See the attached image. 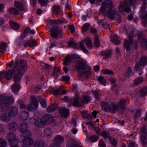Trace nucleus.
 I'll return each mask as SVG.
<instances>
[{
    "label": "nucleus",
    "instance_id": "1",
    "mask_svg": "<svg viewBox=\"0 0 147 147\" xmlns=\"http://www.w3.org/2000/svg\"><path fill=\"white\" fill-rule=\"evenodd\" d=\"M107 13L108 17L111 19L115 20L118 22H121V16L116 10L114 9L113 4L110 0H105L102 6V15Z\"/></svg>",
    "mask_w": 147,
    "mask_h": 147
},
{
    "label": "nucleus",
    "instance_id": "2",
    "mask_svg": "<svg viewBox=\"0 0 147 147\" xmlns=\"http://www.w3.org/2000/svg\"><path fill=\"white\" fill-rule=\"evenodd\" d=\"M15 70L14 82L16 83L19 82L21 78L24 74L27 69V62L23 59L17 60L15 61V65L13 67Z\"/></svg>",
    "mask_w": 147,
    "mask_h": 147
},
{
    "label": "nucleus",
    "instance_id": "3",
    "mask_svg": "<svg viewBox=\"0 0 147 147\" xmlns=\"http://www.w3.org/2000/svg\"><path fill=\"white\" fill-rule=\"evenodd\" d=\"M28 124L26 123H21L20 125V132L21 133V136L24 138L22 140L21 143L23 147H30L34 143L33 139L31 137V132L28 129Z\"/></svg>",
    "mask_w": 147,
    "mask_h": 147
},
{
    "label": "nucleus",
    "instance_id": "4",
    "mask_svg": "<svg viewBox=\"0 0 147 147\" xmlns=\"http://www.w3.org/2000/svg\"><path fill=\"white\" fill-rule=\"evenodd\" d=\"M75 68L79 72H83V71H84L82 73L80 74L79 76L81 78H82L83 76H85V77L84 78H86L91 74V68L90 67L85 65L81 62L78 63L75 66Z\"/></svg>",
    "mask_w": 147,
    "mask_h": 147
},
{
    "label": "nucleus",
    "instance_id": "5",
    "mask_svg": "<svg viewBox=\"0 0 147 147\" xmlns=\"http://www.w3.org/2000/svg\"><path fill=\"white\" fill-rule=\"evenodd\" d=\"M125 102V100L122 99L118 103L117 102L116 104L115 102H113L111 104V106H109V104L108 103L105 104L104 102H102V109L104 108L107 110H109L111 112H114L118 109L119 107L124 109L125 108L124 105Z\"/></svg>",
    "mask_w": 147,
    "mask_h": 147
},
{
    "label": "nucleus",
    "instance_id": "6",
    "mask_svg": "<svg viewBox=\"0 0 147 147\" xmlns=\"http://www.w3.org/2000/svg\"><path fill=\"white\" fill-rule=\"evenodd\" d=\"M138 4L136 0H126L120 5L119 7V11L121 13L124 11L129 13L131 11V9L129 7L132 6L134 7Z\"/></svg>",
    "mask_w": 147,
    "mask_h": 147
},
{
    "label": "nucleus",
    "instance_id": "7",
    "mask_svg": "<svg viewBox=\"0 0 147 147\" xmlns=\"http://www.w3.org/2000/svg\"><path fill=\"white\" fill-rule=\"evenodd\" d=\"M14 101L13 98L11 96L7 97L3 96H0V102L2 111L5 112L7 111L10 107V104H13Z\"/></svg>",
    "mask_w": 147,
    "mask_h": 147
},
{
    "label": "nucleus",
    "instance_id": "8",
    "mask_svg": "<svg viewBox=\"0 0 147 147\" xmlns=\"http://www.w3.org/2000/svg\"><path fill=\"white\" fill-rule=\"evenodd\" d=\"M84 42H85L86 45L89 49L91 48L92 46V43L90 38H86L85 40H83L80 42V47L81 50L85 53L87 54H89V52L88 51L85 47Z\"/></svg>",
    "mask_w": 147,
    "mask_h": 147
},
{
    "label": "nucleus",
    "instance_id": "9",
    "mask_svg": "<svg viewBox=\"0 0 147 147\" xmlns=\"http://www.w3.org/2000/svg\"><path fill=\"white\" fill-rule=\"evenodd\" d=\"M63 34L62 29L58 26L52 28L51 32V36L56 38L62 37Z\"/></svg>",
    "mask_w": 147,
    "mask_h": 147
},
{
    "label": "nucleus",
    "instance_id": "10",
    "mask_svg": "<svg viewBox=\"0 0 147 147\" xmlns=\"http://www.w3.org/2000/svg\"><path fill=\"white\" fill-rule=\"evenodd\" d=\"M31 102L27 106L29 111H33L36 109L38 107V102L36 97L34 96L31 97Z\"/></svg>",
    "mask_w": 147,
    "mask_h": 147
},
{
    "label": "nucleus",
    "instance_id": "11",
    "mask_svg": "<svg viewBox=\"0 0 147 147\" xmlns=\"http://www.w3.org/2000/svg\"><path fill=\"white\" fill-rule=\"evenodd\" d=\"M129 41L127 39L125 40L123 42V44L124 47L126 49L127 52H128L130 50L131 47L133 45V42L132 41V34L129 35L128 36ZM134 44H135L134 47L136 48L137 47L136 42H134Z\"/></svg>",
    "mask_w": 147,
    "mask_h": 147
},
{
    "label": "nucleus",
    "instance_id": "12",
    "mask_svg": "<svg viewBox=\"0 0 147 147\" xmlns=\"http://www.w3.org/2000/svg\"><path fill=\"white\" fill-rule=\"evenodd\" d=\"M146 6L144 4L141 8L140 12L142 24L145 26L147 24V11L145 10Z\"/></svg>",
    "mask_w": 147,
    "mask_h": 147
},
{
    "label": "nucleus",
    "instance_id": "13",
    "mask_svg": "<svg viewBox=\"0 0 147 147\" xmlns=\"http://www.w3.org/2000/svg\"><path fill=\"white\" fill-rule=\"evenodd\" d=\"M80 99V98L77 95L70 99L69 102L74 106L80 107L82 106V103Z\"/></svg>",
    "mask_w": 147,
    "mask_h": 147
},
{
    "label": "nucleus",
    "instance_id": "14",
    "mask_svg": "<svg viewBox=\"0 0 147 147\" xmlns=\"http://www.w3.org/2000/svg\"><path fill=\"white\" fill-rule=\"evenodd\" d=\"M30 123H33L31 120L34 121L33 124L37 127L40 128H43L45 125L42 118V119L37 118L36 119H34V117H32L30 118Z\"/></svg>",
    "mask_w": 147,
    "mask_h": 147
},
{
    "label": "nucleus",
    "instance_id": "15",
    "mask_svg": "<svg viewBox=\"0 0 147 147\" xmlns=\"http://www.w3.org/2000/svg\"><path fill=\"white\" fill-rule=\"evenodd\" d=\"M147 63V58L144 56L142 57L139 63L135 65L134 70L136 71L142 70V67L145 66Z\"/></svg>",
    "mask_w": 147,
    "mask_h": 147
},
{
    "label": "nucleus",
    "instance_id": "16",
    "mask_svg": "<svg viewBox=\"0 0 147 147\" xmlns=\"http://www.w3.org/2000/svg\"><path fill=\"white\" fill-rule=\"evenodd\" d=\"M147 129L145 127H143L140 132V138L142 144L144 145L147 143V139L146 135Z\"/></svg>",
    "mask_w": 147,
    "mask_h": 147
},
{
    "label": "nucleus",
    "instance_id": "17",
    "mask_svg": "<svg viewBox=\"0 0 147 147\" xmlns=\"http://www.w3.org/2000/svg\"><path fill=\"white\" fill-rule=\"evenodd\" d=\"M42 118L45 125L52 123L54 120V117L51 114L46 115Z\"/></svg>",
    "mask_w": 147,
    "mask_h": 147
},
{
    "label": "nucleus",
    "instance_id": "18",
    "mask_svg": "<svg viewBox=\"0 0 147 147\" xmlns=\"http://www.w3.org/2000/svg\"><path fill=\"white\" fill-rule=\"evenodd\" d=\"M80 100H81L83 105L89 102L91 100V97L87 94H84L80 98Z\"/></svg>",
    "mask_w": 147,
    "mask_h": 147
},
{
    "label": "nucleus",
    "instance_id": "19",
    "mask_svg": "<svg viewBox=\"0 0 147 147\" xmlns=\"http://www.w3.org/2000/svg\"><path fill=\"white\" fill-rule=\"evenodd\" d=\"M5 76L8 80H9L11 79L12 75L15 72V70H14L13 68L12 69H9L7 71H3Z\"/></svg>",
    "mask_w": 147,
    "mask_h": 147
},
{
    "label": "nucleus",
    "instance_id": "20",
    "mask_svg": "<svg viewBox=\"0 0 147 147\" xmlns=\"http://www.w3.org/2000/svg\"><path fill=\"white\" fill-rule=\"evenodd\" d=\"M59 112L62 117L66 118L68 115L69 110L65 108L61 107L59 109Z\"/></svg>",
    "mask_w": 147,
    "mask_h": 147
},
{
    "label": "nucleus",
    "instance_id": "21",
    "mask_svg": "<svg viewBox=\"0 0 147 147\" xmlns=\"http://www.w3.org/2000/svg\"><path fill=\"white\" fill-rule=\"evenodd\" d=\"M138 40L141 45L147 50V41L145 40V38L142 36V34H140L138 36Z\"/></svg>",
    "mask_w": 147,
    "mask_h": 147
},
{
    "label": "nucleus",
    "instance_id": "22",
    "mask_svg": "<svg viewBox=\"0 0 147 147\" xmlns=\"http://www.w3.org/2000/svg\"><path fill=\"white\" fill-rule=\"evenodd\" d=\"M76 57V55H67L63 63L65 65H66L68 63L72 62L73 60Z\"/></svg>",
    "mask_w": 147,
    "mask_h": 147
},
{
    "label": "nucleus",
    "instance_id": "23",
    "mask_svg": "<svg viewBox=\"0 0 147 147\" xmlns=\"http://www.w3.org/2000/svg\"><path fill=\"white\" fill-rule=\"evenodd\" d=\"M9 25L12 29L16 31L18 30L20 27L19 24L13 20L9 22Z\"/></svg>",
    "mask_w": 147,
    "mask_h": 147
},
{
    "label": "nucleus",
    "instance_id": "24",
    "mask_svg": "<svg viewBox=\"0 0 147 147\" xmlns=\"http://www.w3.org/2000/svg\"><path fill=\"white\" fill-rule=\"evenodd\" d=\"M6 138L9 142L17 140L16 135L13 132L8 133L6 136Z\"/></svg>",
    "mask_w": 147,
    "mask_h": 147
},
{
    "label": "nucleus",
    "instance_id": "25",
    "mask_svg": "<svg viewBox=\"0 0 147 147\" xmlns=\"http://www.w3.org/2000/svg\"><path fill=\"white\" fill-rule=\"evenodd\" d=\"M64 141L63 138L60 135H57L55 137L53 141V143L58 146Z\"/></svg>",
    "mask_w": 147,
    "mask_h": 147
},
{
    "label": "nucleus",
    "instance_id": "26",
    "mask_svg": "<svg viewBox=\"0 0 147 147\" xmlns=\"http://www.w3.org/2000/svg\"><path fill=\"white\" fill-rule=\"evenodd\" d=\"M11 119L10 116L8 113H4L0 115V119L3 122L9 121Z\"/></svg>",
    "mask_w": 147,
    "mask_h": 147
},
{
    "label": "nucleus",
    "instance_id": "27",
    "mask_svg": "<svg viewBox=\"0 0 147 147\" xmlns=\"http://www.w3.org/2000/svg\"><path fill=\"white\" fill-rule=\"evenodd\" d=\"M52 11L56 15L59 14L61 11V7L59 5H54L52 7Z\"/></svg>",
    "mask_w": 147,
    "mask_h": 147
},
{
    "label": "nucleus",
    "instance_id": "28",
    "mask_svg": "<svg viewBox=\"0 0 147 147\" xmlns=\"http://www.w3.org/2000/svg\"><path fill=\"white\" fill-rule=\"evenodd\" d=\"M18 111V109L17 107H12L10 109L8 114L10 117H13L17 114Z\"/></svg>",
    "mask_w": 147,
    "mask_h": 147
},
{
    "label": "nucleus",
    "instance_id": "29",
    "mask_svg": "<svg viewBox=\"0 0 147 147\" xmlns=\"http://www.w3.org/2000/svg\"><path fill=\"white\" fill-rule=\"evenodd\" d=\"M68 147H82L78 144H77L75 141L72 139H70L67 142Z\"/></svg>",
    "mask_w": 147,
    "mask_h": 147
},
{
    "label": "nucleus",
    "instance_id": "30",
    "mask_svg": "<svg viewBox=\"0 0 147 147\" xmlns=\"http://www.w3.org/2000/svg\"><path fill=\"white\" fill-rule=\"evenodd\" d=\"M64 22V21L62 20H60L58 19L55 20H50L47 22V23L52 25L54 24L60 25L62 24Z\"/></svg>",
    "mask_w": 147,
    "mask_h": 147
},
{
    "label": "nucleus",
    "instance_id": "31",
    "mask_svg": "<svg viewBox=\"0 0 147 147\" xmlns=\"http://www.w3.org/2000/svg\"><path fill=\"white\" fill-rule=\"evenodd\" d=\"M57 108L56 104H52L49 105L46 109V111L48 113H51L55 111Z\"/></svg>",
    "mask_w": 147,
    "mask_h": 147
},
{
    "label": "nucleus",
    "instance_id": "32",
    "mask_svg": "<svg viewBox=\"0 0 147 147\" xmlns=\"http://www.w3.org/2000/svg\"><path fill=\"white\" fill-rule=\"evenodd\" d=\"M18 128L17 124L15 122H12L9 125L8 128L11 131H15Z\"/></svg>",
    "mask_w": 147,
    "mask_h": 147
},
{
    "label": "nucleus",
    "instance_id": "33",
    "mask_svg": "<svg viewBox=\"0 0 147 147\" xmlns=\"http://www.w3.org/2000/svg\"><path fill=\"white\" fill-rule=\"evenodd\" d=\"M111 41L116 45L119 44L120 42L118 37L115 35H111L110 36Z\"/></svg>",
    "mask_w": 147,
    "mask_h": 147
},
{
    "label": "nucleus",
    "instance_id": "34",
    "mask_svg": "<svg viewBox=\"0 0 147 147\" xmlns=\"http://www.w3.org/2000/svg\"><path fill=\"white\" fill-rule=\"evenodd\" d=\"M44 131L45 136L47 137H50L52 135L53 131L51 128L48 127L45 128Z\"/></svg>",
    "mask_w": 147,
    "mask_h": 147
},
{
    "label": "nucleus",
    "instance_id": "35",
    "mask_svg": "<svg viewBox=\"0 0 147 147\" xmlns=\"http://www.w3.org/2000/svg\"><path fill=\"white\" fill-rule=\"evenodd\" d=\"M67 47H72L76 49H79V47L78 45L73 41H70L69 42Z\"/></svg>",
    "mask_w": 147,
    "mask_h": 147
},
{
    "label": "nucleus",
    "instance_id": "36",
    "mask_svg": "<svg viewBox=\"0 0 147 147\" xmlns=\"http://www.w3.org/2000/svg\"><path fill=\"white\" fill-rule=\"evenodd\" d=\"M14 6L18 9L21 11L23 10L24 7L21 3L18 1H16L14 2Z\"/></svg>",
    "mask_w": 147,
    "mask_h": 147
},
{
    "label": "nucleus",
    "instance_id": "37",
    "mask_svg": "<svg viewBox=\"0 0 147 147\" xmlns=\"http://www.w3.org/2000/svg\"><path fill=\"white\" fill-rule=\"evenodd\" d=\"M7 46V44L4 42H0V52H5Z\"/></svg>",
    "mask_w": 147,
    "mask_h": 147
},
{
    "label": "nucleus",
    "instance_id": "38",
    "mask_svg": "<svg viewBox=\"0 0 147 147\" xmlns=\"http://www.w3.org/2000/svg\"><path fill=\"white\" fill-rule=\"evenodd\" d=\"M94 45L96 47H98L100 45V41L99 39L98 36L96 34L94 36Z\"/></svg>",
    "mask_w": 147,
    "mask_h": 147
},
{
    "label": "nucleus",
    "instance_id": "39",
    "mask_svg": "<svg viewBox=\"0 0 147 147\" xmlns=\"http://www.w3.org/2000/svg\"><path fill=\"white\" fill-rule=\"evenodd\" d=\"M21 88L20 85L16 83L11 86V88L13 92H17Z\"/></svg>",
    "mask_w": 147,
    "mask_h": 147
},
{
    "label": "nucleus",
    "instance_id": "40",
    "mask_svg": "<svg viewBox=\"0 0 147 147\" xmlns=\"http://www.w3.org/2000/svg\"><path fill=\"white\" fill-rule=\"evenodd\" d=\"M61 71V69L60 68L55 66L53 70V76L56 77L60 75Z\"/></svg>",
    "mask_w": 147,
    "mask_h": 147
},
{
    "label": "nucleus",
    "instance_id": "41",
    "mask_svg": "<svg viewBox=\"0 0 147 147\" xmlns=\"http://www.w3.org/2000/svg\"><path fill=\"white\" fill-rule=\"evenodd\" d=\"M29 113L26 111H24L21 113L20 117L24 120H26L28 117Z\"/></svg>",
    "mask_w": 147,
    "mask_h": 147
},
{
    "label": "nucleus",
    "instance_id": "42",
    "mask_svg": "<svg viewBox=\"0 0 147 147\" xmlns=\"http://www.w3.org/2000/svg\"><path fill=\"white\" fill-rule=\"evenodd\" d=\"M38 99L41 106L44 108H46L47 106V103L46 100L42 98L41 96L38 97Z\"/></svg>",
    "mask_w": 147,
    "mask_h": 147
},
{
    "label": "nucleus",
    "instance_id": "43",
    "mask_svg": "<svg viewBox=\"0 0 147 147\" xmlns=\"http://www.w3.org/2000/svg\"><path fill=\"white\" fill-rule=\"evenodd\" d=\"M34 145L35 147H45V144L41 140H38L36 142Z\"/></svg>",
    "mask_w": 147,
    "mask_h": 147
},
{
    "label": "nucleus",
    "instance_id": "44",
    "mask_svg": "<svg viewBox=\"0 0 147 147\" xmlns=\"http://www.w3.org/2000/svg\"><path fill=\"white\" fill-rule=\"evenodd\" d=\"M8 11L14 15H18L20 14V12L14 7H11L8 9Z\"/></svg>",
    "mask_w": 147,
    "mask_h": 147
},
{
    "label": "nucleus",
    "instance_id": "45",
    "mask_svg": "<svg viewBox=\"0 0 147 147\" xmlns=\"http://www.w3.org/2000/svg\"><path fill=\"white\" fill-rule=\"evenodd\" d=\"M30 31V28L28 27L26 28L25 30L22 33L21 36L22 38H24L26 37Z\"/></svg>",
    "mask_w": 147,
    "mask_h": 147
},
{
    "label": "nucleus",
    "instance_id": "46",
    "mask_svg": "<svg viewBox=\"0 0 147 147\" xmlns=\"http://www.w3.org/2000/svg\"><path fill=\"white\" fill-rule=\"evenodd\" d=\"M140 94L142 96L147 95V86L143 88L140 91Z\"/></svg>",
    "mask_w": 147,
    "mask_h": 147
},
{
    "label": "nucleus",
    "instance_id": "47",
    "mask_svg": "<svg viewBox=\"0 0 147 147\" xmlns=\"http://www.w3.org/2000/svg\"><path fill=\"white\" fill-rule=\"evenodd\" d=\"M109 81L112 84H113L112 86V88L113 89V91L115 92V90L116 92H115V93L116 94L118 92V90L114 86V83L115 82V79L113 78H111L109 79Z\"/></svg>",
    "mask_w": 147,
    "mask_h": 147
},
{
    "label": "nucleus",
    "instance_id": "48",
    "mask_svg": "<svg viewBox=\"0 0 147 147\" xmlns=\"http://www.w3.org/2000/svg\"><path fill=\"white\" fill-rule=\"evenodd\" d=\"M30 46L32 47H35L37 45V41L35 40L30 39L29 40Z\"/></svg>",
    "mask_w": 147,
    "mask_h": 147
},
{
    "label": "nucleus",
    "instance_id": "49",
    "mask_svg": "<svg viewBox=\"0 0 147 147\" xmlns=\"http://www.w3.org/2000/svg\"><path fill=\"white\" fill-rule=\"evenodd\" d=\"M90 27V24L88 23H85L82 26V31L83 32H85Z\"/></svg>",
    "mask_w": 147,
    "mask_h": 147
},
{
    "label": "nucleus",
    "instance_id": "50",
    "mask_svg": "<svg viewBox=\"0 0 147 147\" xmlns=\"http://www.w3.org/2000/svg\"><path fill=\"white\" fill-rule=\"evenodd\" d=\"M100 92H98V91L96 90H93L92 91L93 96L97 100L99 99V94Z\"/></svg>",
    "mask_w": 147,
    "mask_h": 147
},
{
    "label": "nucleus",
    "instance_id": "51",
    "mask_svg": "<svg viewBox=\"0 0 147 147\" xmlns=\"http://www.w3.org/2000/svg\"><path fill=\"white\" fill-rule=\"evenodd\" d=\"M9 143L11 147H19L18 146V140L11 142Z\"/></svg>",
    "mask_w": 147,
    "mask_h": 147
},
{
    "label": "nucleus",
    "instance_id": "52",
    "mask_svg": "<svg viewBox=\"0 0 147 147\" xmlns=\"http://www.w3.org/2000/svg\"><path fill=\"white\" fill-rule=\"evenodd\" d=\"M143 78L142 77L137 78L135 80L134 84L135 85H138L143 82Z\"/></svg>",
    "mask_w": 147,
    "mask_h": 147
},
{
    "label": "nucleus",
    "instance_id": "53",
    "mask_svg": "<svg viewBox=\"0 0 147 147\" xmlns=\"http://www.w3.org/2000/svg\"><path fill=\"white\" fill-rule=\"evenodd\" d=\"M61 90V88H60L56 89H53L52 91L53 95H57L60 93Z\"/></svg>",
    "mask_w": 147,
    "mask_h": 147
},
{
    "label": "nucleus",
    "instance_id": "54",
    "mask_svg": "<svg viewBox=\"0 0 147 147\" xmlns=\"http://www.w3.org/2000/svg\"><path fill=\"white\" fill-rule=\"evenodd\" d=\"M99 137L97 136L94 135L91 136L90 138V140L93 142H95L99 139Z\"/></svg>",
    "mask_w": 147,
    "mask_h": 147
},
{
    "label": "nucleus",
    "instance_id": "55",
    "mask_svg": "<svg viewBox=\"0 0 147 147\" xmlns=\"http://www.w3.org/2000/svg\"><path fill=\"white\" fill-rule=\"evenodd\" d=\"M101 72L102 74H103L111 75L113 74V72L112 71L107 69L102 70Z\"/></svg>",
    "mask_w": 147,
    "mask_h": 147
},
{
    "label": "nucleus",
    "instance_id": "56",
    "mask_svg": "<svg viewBox=\"0 0 147 147\" xmlns=\"http://www.w3.org/2000/svg\"><path fill=\"white\" fill-rule=\"evenodd\" d=\"M7 145L5 140L2 138H0V147H4Z\"/></svg>",
    "mask_w": 147,
    "mask_h": 147
},
{
    "label": "nucleus",
    "instance_id": "57",
    "mask_svg": "<svg viewBox=\"0 0 147 147\" xmlns=\"http://www.w3.org/2000/svg\"><path fill=\"white\" fill-rule=\"evenodd\" d=\"M39 3L41 6L47 5V3L48 2V0H38Z\"/></svg>",
    "mask_w": 147,
    "mask_h": 147
},
{
    "label": "nucleus",
    "instance_id": "58",
    "mask_svg": "<svg viewBox=\"0 0 147 147\" xmlns=\"http://www.w3.org/2000/svg\"><path fill=\"white\" fill-rule=\"evenodd\" d=\"M111 51H106L104 53H102V55L105 56L106 58L109 57L111 55Z\"/></svg>",
    "mask_w": 147,
    "mask_h": 147
},
{
    "label": "nucleus",
    "instance_id": "59",
    "mask_svg": "<svg viewBox=\"0 0 147 147\" xmlns=\"http://www.w3.org/2000/svg\"><path fill=\"white\" fill-rule=\"evenodd\" d=\"M110 142L114 145H116L117 144V141L113 138H109Z\"/></svg>",
    "mask_w": 147,
    "mask_h": 147
},
{
    "label": "nucleus",
    "instance_id": "60",
    "mask_svg": "<svg viewBox=\"0 0 147 147\" xmlns=\"http://www.w3.org/2000/svg\"><path fill=\"white\" fill-rule=\"evenodd\" d=\"M102 136L105 139H107L109 136V134L104 131H103L102 132Z\"/></svg>",
    "mask_w": 147,
    "mask_h": 147
},
{
    "label": "nucleus",
    "instance_id": "61",
    "mask_svg": "<svg viewBox=\"0 0 147 147\" xmlns=\"http://www.w3.org/2000/svg\"><path fill=\"white\" fill-rule=\"evenodd\" d=\"M62 80L64 81L68 82L70 78L68 76H63L62 77Z\"/></svg>",
    "mask_w": 147,
    "mask_h": 147
},
{
    "label": "nucleus",
    "instance_id": "62",
    "mask_svg": "<svg viewBox=\"0 0 147 147\" xmlns=\"http://www.w3.org/2000/svg\"><path fill=\"white\" fill-rule=\"evenodd\" d=\"M95 132L96 134L98 135H100V129L99 127H96L95 129Z\"/></svg>",
    "mask_w": 147,
    "mask_h": 147
},
{
    "label": "nucleus",
    "instance_id": "63",
    "mask_svg": "<svg viewBox=\"0 0 147 147\" xmlns=\"http://www.w3.org/2000/svg\"><path fill=\"white\" fill-rule=\"evenodd\" d=\"M128 147H138V146L135 145L134 142H131L129 144Z\"/></svg>",
    "mask_w": 147,
    "mask_h": 147
},
{
    "label": "nucleus",
    "instance_id": "64",
    "mask_svg": "<svg viewBox=\"0 0 147 147\" xmlns=\"http://www.w3.org/2000/svg\"><path fill=\"white\" fill-rule=\"evenodd\" d=\"M90 31L91 33L95 34L97 32V31L96 29L94 28H91L90 29Z\"/></svg>",
    "mask_w": 147,
    "mask_h": 147
}]
</instances>
